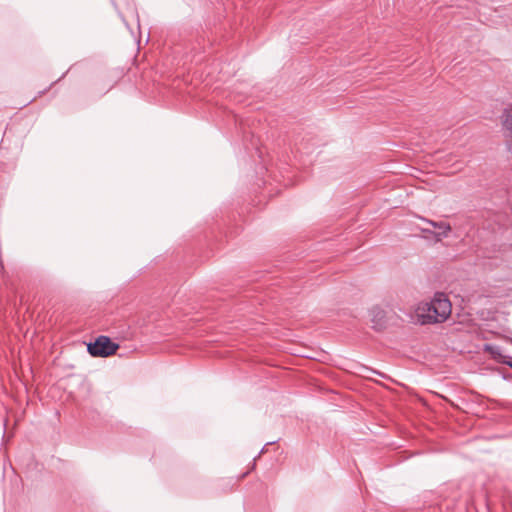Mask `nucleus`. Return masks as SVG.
Wrapping results in <instances>:
<instances>
[{
    "mask_svg": "<svg viewBox=\"0 0 512 512\" xmlns=\"http://www.w3.org/2000/svg\"><path fill=\"white\" fill-rule=\"evenodd\" d=\"M416 312L423 325L442 323L451 314V302L445 293L437 292L430 302L421 303Z\"/></svg>",
    "mask_w": 512,
    "mask_h": 512,
    "instance_id": "nucleus-1",
    "label": "nucleus"
},
{
    "mask_svg": "<svg viewBox=\"0 0 512 512\" xmlns=\"http://www.w3.org/2000/svg\"><path fill=\"white\" fill-rule=\"evenodd\" d=\"M119 345L107 336L101 335L87 345V351L94 357H108L116 353Z\"/></svg>",
    "mask_w": 512,
    "mask_h": 512,
    "instance_id": "nucleus-2",
    "label": "nucleus"
},
{
    "mask_svg": "<svg viewBox=\"0 0 512 512\" xmlns=\"http://www.w3.org/2000/svg\"><path fill=\"white\" fill-rule=\"evenodd\" d=\"M420 219L422 221L426 222L427 224L431 225L432 227L437 228L439 230V232H433L428 229H423V232L432 234L437 240L446 238L452 230V227L448 222H444V221L437 222V221H433V220H430V219H427L424 217H420Z\"/></svg>",
    "mask_w": 512,
    "mask_h": 512,
    "instance_id": "nucleus-3",
    "label": "nucleus"
},
{
    "mask_svg": "<svg viewBox=\"0 0 512 512\" xmlns=\"http://www.w3.org/2000/svg\"><path fill=\"white\" fill-rule=\"evenodd\" d=\"M502 127L506 149L512 155V109L504 113Z\"/></svg>",
    "mask_w": 512,
    "mask_h": 512,
    "instance_id": "nucleus-4",
    "label": "nucleus"
},
{
    "mask_svg": "<svg viewBox=\"0 0 512 512\" xmlns=\"http://www.w3.org/2000/svg\"><path fill=\"white\" fill-rule=\"evenodd\" d=\"M486 350L490 351L493 355L496 354V350H499L498 347L486 346Z\"/></svg>",
    "mask_w": 512,
    "mask_h": 512,
    "instance_id": "nucleus-5",
    "label": "nucleus"
},
{
    "mask_svg": "<svg viewBox=\"0 0 512 512\" xmlns=\"http://www.w3.org/2000/svg\"><path fill=\"white\" fill-rule=\"evenodd\" d=\"M502 362L507 364L510 368H512V361H502Z\"/></svg>",
    "mask_w": 512,
    "mask_h": 512,
    "instance_id": "nucleus-6",
    "label": "nucleus"
}]
</instances>
